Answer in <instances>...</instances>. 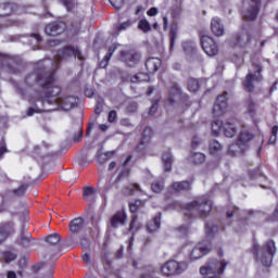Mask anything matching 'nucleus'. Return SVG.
Segmentation results:
<instances>
[{"mask_svg": "<svg viewBox=\"0 0 278 278\" xmlns=\"http://www.w3.org/2000/svg\"><path fill=\"white\" fill-rule=\"evenodd\" d=\"M31 38H34L35 45H40V42H41V40H42V38H41L40 35H38V34H33V35H31Z\"/></svg>", "mask_w": 278, "mask_h": 278, "instance_id": "obj_62", "label": "nucleus"}, {"mask_svg": "<svg viewBox=\"0 0 278 278\" xmlns=\"http://www.w3.org/2000/svg\"><path fill=\"white\" fill-rule=\"evenodd\" d=\"M153 136V128L146 127L143 130V139L141 140V143L138 146V149L142 147L143 143L149 142V139Z\"/></svg>", "mask_w": 278, "mask_h": 278, "instance_id": "obj_41", "label": "nucleus"}, {"mask_svg": "<svg viewBox=\"0 0 278 278\" xmlns=\"http://www.w3.org/2000/svg\"><path fill=\"white\" fill-rule=\"evenodd\" d=\"M172 188L173 190H175V192H186L190 190L191 184L190 181H178V182H174L172 185Z\"/></svg>", "mask_w": 278, "mask_h": 278, "instance_id": "obj_29", "label": "nucleus"}, {"mask_svg": "<svg viewBox=\"0 0 278 278\" xmlns=\"http://www.w3.org/2000/svg\"><path fill=\"white\" fill-rule=\"evenodd\" d=\"M222 149H223V146L216 140L212 141L208 147V151L212 155H216V153L222 151Z\"/></svg>", "mask_w": 278, "mask_h": 278, "instance_id": "obj_40", "label": "nucleus"}, {"mask_svg": "<svg viewBox=\"0 0 278 278\" xmlns=\"http://www.w3.org/2000/svg\"><path fill=\"white\" fill-rule=\"evenodd\" d=\"M152 191H154L156 194H160L162 190H164V181L155 180L151 185Z\"/></svg>", "mask_w": 278, "mask_h": 278, "instance_id": "obj_46", "label": "nucleus"}, {"mask_svg": "<svg viewBox=\"0 0 278 278\" xmlns=\"http://www.w3.org/2000/svg\"><path fill=\"white\" fill-rule=\"evenodd\" d=\"M119 60L127 66H136L140 62V53L134 50H124L119 54Z\"/></svg>", "mask_w": 278, "mask_h": 278, "instance_id": "obj_13", "label": "nucleus"}, {"mask_svg": "<svg viewBox=\"0 0 278 278\" xmlns=\"http://www.w3.org/2000/svg\"><path fill=\"white\" fill-rule=\"evenodd\" d=\"M186 99H188V96L181 92L179 85L174 84L169 90V103H181V101H186Z\"/></svg>", "mask_w": 278, "mask_h": 278, "instance_id": "obj_14", "label": "nucleus"}, {"mask_svg": "<svg viewBox=\"0 0 278 278\" xmlns=\"http://www.w3.org/2000/svg\"><path fill=\"white\" fill-rule=\"evenodd\" d=\"M227 268V261L211 260L207 264L200 268L203 278H222Z\"/></svg>", "mask_w": 278, "mask_h": 278, "instance_id": "obj_4", "label": "nucleus"}, {"mask_svg": "<svg viewBox=\"0 0 278 278\" xmlns=\"http://www.w3.org/2000/svg\"><path fill=\"white\" fill-rule=\"evenodd\" d=\"M127 111L131 114H134V112H138V103L131 102L130 104H128Z\"/></svg>", "mask_w": 278, "mask_h": 278, "instance_id": "obj_54", "label": "nucleus"}, {"mask_svg": "<svg viewBox=\"0 0 278 278\" xmlns=\"http://www.w3.org/2000/svg\"><path fill=\"white\" fill-rule=\"evenodd\" d=\"M218 232V226H214V224L206 223L205 224V233L208 238H212L214 233Z\"/></svg>", "mask_w": 278, "mask_h": 278, "instance_id": "obj_42", "label": "nucleus"}, {"mask_svg": "<svg viewBox=\"0 0 278 278\" xmlns=\"http://www.w3.org/2000/svg\"><path fill=\"white\" fill-rule=\"evenodd\" d=\"M114 51H116V45H113L109 48L106 55L100 62V68H105V66H108V62H110L112 55H114Z\"/></svg>", "mask_w": 278, "mask_h": 278, "instance_id": "obj_31", "label": "nucleus"}, {"mask_svg": "<svg viewBox=\"0 0 278 278\" xmlns=\"http://www.w3.org/2000/svg\"><path fill=\"white\" fill-rule=\"evenodd\" d=\"M182 49L185 51V53H187V55H192V53H194V51H197V43H194V41H184L182 42Z\"/></svg>", "mask_w": 278, "mask_h": 278, "instance_id": "obj_32", "label": "nucleus"}, {"mask_svg": "<svg viewBox=\"0 0 278 278\" xmlns=\"http://www.w3.org/2000/svg\"><path fill=\"white\" fill-rule=\"evenodd\" d=\"M142 205H144V202H142L141 200H136L135 202H130L129 210L131 214H136V212H138V210L142 207Z\"/></svg>", "mask_w": 278, "mask_h": 278, "instance_id": "obj_44", "label": "nucleus"}, {"mask_svg": "<svg viewBox=\"0 0 278 278\" xmlns=\"http://www.w3.org/2000/svg\"><path fill=\"white\" fill-rule=\"evenodd\" d=\"M201 47L210 58L218 55V43L211 36L204 35L201 37Z\"/></svg>", "mask_w": 278, "mask_h": 278, "instance_id": "obj_10", "label": "nucleus"}, {"mask_svg": "<svg viewBox=\"0 0 278 278\" xmlns=\"http://www.w3.org/2000/svg\"><path fill=\"white\" fill-rule=\"evenodd\" d=\"M179 238H184V236L188 235V227L182 226L177 229Z\"/></svg>", "mask_w": 278, "mask_h": 278, "instance_id": "obj_55", "label": "nucleus"}, {"mask_svg": "<svg viewBox=\"0 0 278 278\" xmlns=\"http://www.w3.org/2000/svg\"><path fill=\"white\" fill-rule=\"evenodd\" d=\"M30 242H31V233L25 232L24 230H22L20 236V244L22 247H29Z\"/></svg>", "mask_w": 278, "mask_h": 278, "instance_id": "obj_36", "label": "nucleus"}, {"mask_svg": "<svg viewBox=\"0 0 278 278\" xmlns=\"http://www.w3.org/2000/svg\"><path fill=\"white\" fill-rule=\"evenodd\" d=\"M131 25H134V22L128 20L119 25L115 26L116 31H125L126 29H129V27H131Z\"/></svg>", "mask_w": 278, "mask_h": 278, "instance_id": "obj_47", "label": "nucleus"}, {"mask_svg": "<svg viewBox=\"0 0 278 278\" xmlns=\"http://www.w3.org/2000/svg\"><path fill=\"white\" fill-rule=\"evenodd\" d=\"M159 10L157 8L153 7L147 11L148 16H156Z\"/></svg>", "mask_w": 278, "mask_h": 278, "instance_id": "obj_58", "label": "nucleus"}, {"mask_svg": "<svg viewBox=\"0 0 278 278\" xmlns=\"http://www.w3.org/2000/svg\"><path fill=\"white\" fill-rule=\"evenodd\" d=\"M26 190H27V185H22L17 189L13 190V194H15V197H23Z\"/></svg>", "mask_w": 278, "mask_h": 278, "instance_id": "obj_50", "label": "nucleus"}, {"mask_svg": "<svg viewBox=\"0 0 278 278\" xmlns=\"http://www.w3.org/2000/svg\"><path fill=\"white\" fill-rule=\"evenodd\" d=\"M129 173H131V170L127 167H124L119 173V175L117 176L116 181H119L121 179H125V177H129Z\"/></svg>", "mask_w": 278, "mask_h": 278, "instance_id": "obj_52", "label": "nucleus"}, {"mask_svg": "<svg viewBox=\"0 0 278 278\" xmlns=\"http://www.w3.org/2000/svg\"><path fill=\"white\" fill-rule=\"evenodd\" d=\"M223 125H225V123L220 121H215L212 123V131L215 136H218L220 131H223Z\"/></svg>", "mask_w": 278, "mask_h": 278, "instance_id": "obj_43", "label": "nucleus"}, {"mask_svg": "<svg viewBox=\"0 0 278 278\" xmlns=\"http://www.w3.org/2000/svg\"><path fill=\"white\" fill-rule=\"evenodd\" d=\"M250 38H249V35H247V33H242V34H237L235 36L231 37L230 39V45L232 47H236V46H244L247 45V42H249Z\"/></svg>", "mask_w": 278, "mask_h": 278, "instance_id": "obj_25", "label": "nucleus"}, {"mask_svg": "<svg viewBox=\"0 0 278 278\" xmlns=\"http://www.w3.org/2000/svg\"><path fill=\"white\" fill-rule=\"evenodd\" d=\"M117 118L116 111H111L109 113V123H115Z\"/></svg>", "mask_w": 278, "mask_h": 278, "instance_id": "obj_57", "label": "nucleus"}, {"mask_svg": "<svg viewBox=\"0 0 278 278\" xmlns=\"http://www.w3.org/2000/svg\"><path fill=\"white\" fill-rule=\"evenodd\" d=\"M189 160L192 164H203L205 162V154L201 152L191 153Z\"/></svg>", "mask_w": 278, "mask_h": 278, "instance_id": "obj_34", "label": "nucleus"}, {"mask_svg": "<svg viewBox=\"0 0 278 278\" xmlns=\"http://www.w3.org/2000/svg\"><path fill=\"white\" fill-rule=\"evenodd\" d=\"M155 112H157V103H153L148 112V114L150 116H153V114H155Z\"/></svg>", "mask_w": 278, "mask_h": 278, "instance_id": "obj_59", "label": "nucleus"}, {"mask_svg": "<svg viewBox=\"0 0 278 278\" xmlns=\"http://www.w3.org/2000/svg\"><path fill=\"white\" fill-rule=\"evenodd\" d=\"M43 101H36L34 106H30L26 116L34 114H42V112H55L56 110H63L68 112L77 105V98L75 96H62V87L58 85V81L52 84V88L49 90V86L43 85V91L41 92Z\"/></svg>", "mask_w": 278, "mask_h": 278, "instance_id": "obj_1", "label": "nucleus"}, {"mask_svg": "<svg viewBox=\"0 0 278 278\" xmlns=\"http://www.w3.org/2000/svg\"><path fill=\"white\" fill-rule=\"evenodd\" d=\"M65 5L67 12H73L77 5V0H62Z\"/></svg>", "mask_w": 278, "mask_h": 278, "instance_id": "obj_48", "label": "nucleus"}, {"mask_svg": "<svg viewBox=\"0 0 278 278\" xmlns=\"http://www.w3.org/2000/svg\"><path fill=\"white\" fill-rule=\"evenodd\" d=\"M75 54V48L73 47H65L63 50H59L56 52V56L51 60L53 64H50V70H52L53 73L58 71V65L60 64V60H66L67 58H71Z\"/></svg>", "mask_w": 278, "mask_h": 278, "instance_id": "obj_11", "label": "nucleus"}, {"mask_svg": "<svg viewBox=\"0 0 278 278\" xmlns=\"http://www.w3.org/2000/svg\"><path fill=\"white\" fill-rule=\"evenodd\" d=\"M222 134L226 136V138H233L236 134H238V127H236V124L226 122L222 126Z\"/></svg>", "mask_w": 278, "mask_h": 278, "instance_id": "obj_24", "label": "nucleus"}, {"mask_svg": "<svg viewBox=\"0 0 278 278\" xmlns=\"http://www.w3.org/2000/svg\"><path fill=\"white\" fill-rule=\"evenodd\" d=\"M14 8L12 3L0 4V16H10L14 12Z\"/></svg>", "mask_w": 278, "mask_h": 278, "instance_id": "obj_30", "label": "nucleus"}, {"mask_svg": "<svg viewBox=\"0 0 278 278\" xmlns=\"http://www.w3.org/2000/svg\"><path fill=\"white\" fill-rule=\"evenodd\" d=\"M253 253L256 255L257 262H261L263 266L267 268L273 266V257L277 253V247H275V241L269 240L265 243L263 248L260 249L257 243L253 244Z\"/></svg>", "mask_w": 278, "mask_h": 278, "instance_id": "obj_3", "label": "nucleus"}, {"mask_svg": "<svg viewBox=\"0 0 278 278\" xmlns=\"http://www.w3.org/2000/svg\"><path fill=\"white\" fill-rule=\"evenodd\" d=\"M200 142H201V139H199V137H193L192 142H191L192 149H197V147H199Z\"/></svg>", "mask_w": 278, "mask_h": 278, "instance_id": "obj_61", "label": "nucleus"}, {"mask_svg": "<svg viewBox=\"0 0 278 278\" xmlns=\"http://www.w3.org/2000/svg\"><path fill=\"white\" fill-rule=\"evenodd\" d=\"M144 65L148 73H157V70L162 66V61L157 58H149L147 59Z\"/></svg>", "mask_w": 278, "mask_h": 278, "instance_id": "obj_22", "label": "nucleus"}, {"mask_svg": "<svg viewBox=\"0 0 278 278\" xmlns=\"http://www.w3.org/2000/svg\"><path fill=\"white\" fill-rule=\"evenodd\" d=\"M255 71H256L255 74L249 73L245 77V81L243 86L247 92H253V90L255 89L253 81H260L262 79V66L256 65Z\"/></svg>", "mask_w": 278, "mask_h": 278, "instance_id": "obj_12", "label": "nucleus"}, {"mask_svg": "<svg viewBox=\"0 0 278 278\" xmlns=\"http://www.w3.org/2000/svg\"><path fill=\"white\" fill-rule=\"evenodd\" d=\"M17 255L14 252H4L3 253V260L7 264H10V262H14L16 260Z\"/></svg>", "mask_w": 278, "mask_h": 278, "instance_id": "obj_49", "label": "nucleus"}, {"mask_svg": "<svg viewBox=\"0 0 278 278\" xmlns=\"http://www.w3.org/2000/svg\"><path fill=\"white\" fill-rule=\"evenodd\" d=\"M83 197L84 199H91V201H94V197H97V189L92 187H84Z\"/></svg>", "mask_w": 278, "mask_h": 278, "instance_id": "obj_35", "label": "nucleus"}, {"mask_svg": "<svg viewBox=\"0 0 278 278\" xmlns=\"http://www.w3.org/2000/svg\"><path fill=\"white\" fill-rule=\"evenodd\" d=\"M188 270V263L177 262L175 260L167 261L162 267L161 273L165 277H173L175 275H181Z\"/></svg>", "mask_w": 278, "mask_h": 278, "instance_id": "obj_6", "label": "nucleus"}, {"mask_svg": "<svg viewBox=\"0 0 278 278\" xmlns=\"http://www.w3.org/2000/svg\"><path fill=\"white\" fill-rule=\"evenodd\" d=\"M80 245L85 250L90 249V240L88 238H80Z\"/></svg>", "mask_w": 278, "mask_h": 278, "instance_id": "obj_53", "label": "nucleus"}, {"mask_svg": "<svg viewBox=\"0 0 278 278\" xmlns=\"http://www.w3.org/2000/svg\"><path fill=\"white\" fill-rule=\"evenodd\" d=\"M50 64H55L51 59H45L43 61H39L37 63V70L34 73L28 74L25 77V84L27 86L34 87L38 86L37 89V101H43L45 97L42 92L45 90V85L49 87V90L53 88V84H55V74L53 70L49 66Z\"/></svg>", "mask_w": 278, "mask_h": 278, "instance_id": "obj_2", "label": "nucleus"}, {"mask_svg": "<svg viewBox=\"0 0 278 278\" xmlns=\"http://www.w3.org/2000/svg\"><path fill=\"white\" fill-rule=\"evenodd\" d=\"M127 218V215H125V212L118 211L116 214H114L111 217V228L112 229H118L119 225H125V220Z\"/></svg>", "mask_w": 278, "mask_h": 278, "instance_id": "obj_21", "label": "nucleus"}, {"mask_svg": "<svg viewBox=\"0 0 278 278\" xmlns=\"http://www.w3.org/2000/svg\"><path fill=\"white\" fill-rule=\"evenodd\" d=\"M3 153H8V147L5 146V142H0V160L3 157Z\"/></svg>", "mask_w": 278, "mask_h": 278, "instance_id": "obj_56", "label": "nucleus"}, {"mask_svg": "<svg viewBox=\"0 0 278 278\" xmlns=\"http://www.w3.org/2000/svg\"><path fill=\"white\" fill-rule=\"evenodd\" d=\"M160 225H162V217L157 215L152 220H150L147 225V229L149 233H155V231L160 229Z\"/></svg>", "mask_w": 278, "mask_h": 278, "instance_id": "obj_28", "label": "nucleus"}, {"mask_svg": "<svg viewBox=\"0 0 278 278\" xmlns=\"http://www.w3.org/2000/svg\"><path fill=\"white\" fill-rule=\"evenodd\" d=\"M243 108L245 110V114H249L251 118L255 117L257 111V102H255V100H253L252 98L245 99Z\"/></svg>", "mask_w": 278, "mask_h": 278, "instance_id": "obj_23", "label": "nucleus"}, {"mask_svg": "<svg viewBox=\"0 0 278 278\" xmlns=\"http://www.w3.org/2000/svg\"><path fill=\"white\" fill-rule=\"evenodd\" d=\"M114 9L121 10L125 5V0H109Z\"/></svg>", "mask_w": 278, "mask_h": 278, "instance_id": "obj_51", "label": "nucleus"}, {"mask_svg": "<svg viewBox=\"0 0 278 278\" xmlns=\"http://www.w3.org/2000/svg\"><path fill=\"white\" fill-rule=\"evenodd\" d=\"M255 138V135H253L251 131L243 129L241 130L238 142L229 146L228 153L230 155H236L238 153V149H241V151H244L247 147H249V142Z\"/></svg>", "mask_w": 278, "mask_h": 278, "instance_id": "obj_7", "label": "nucleus"}, {"mask_svg": "<svg viewBox=\"0 0 278 278\" xmlns=\"http://www.w3.org/2000/svg\"><path fill=\"white\" fill-rule=\"evenodd\" d=\"M211 30L214 36H225V26L218 17H213L211 21Z\"/></svg>", "mask_w": 278, "mask_h": 278, "instance_id": "obj_20", "label": "nucleus"}, {"mask_svg": "<svg viewBox=\"0 0 278 278\" xmlns=\"http://www.w3.org/2000/svg\"><path fill=\"white\" fill-rule=\"evenodd\" d=\"M212 251V245L210 243H199L190 253L191 260H201L203 255Z\"/></svg>", "mask_w": 278, "mask_h": 278, "instance_id": "obj_17", "label": "nucleus"}, {"mask_svg": "<svg viewBox=\"0 0 278 278\" xmlns=\"http://www.w3.org/2000/svg\"><path fill=\"white\" fill-rule=\"evenodd\" d=\"M114 153H116V152L115 151L100 152V153H98L97 162L99 164H105V162H108L110 160V157H112V155H114Z\"/></svg>", "mask_w": 278, "mask_h": 278, "instance_id": "obj_33", "label": "nucleus"}, {"mask_svg": "<svg viewBox=\"0 0 278 278\" xmlns=\"http://www.w3.org/2000/svg\"><path fill=\"white\" fill-rule=\"evenodd\" d=\"M123 253H125V248H124V247H121V248L116 251L115 257H116L117 260H121V257H123Z\"/></svg>", "mask_w": 278, "mask_h": 278, "instance_id": "obj_60", "label": "nucleus"}, {"mask_svg": "<svg viewBox=\"0 0 278 278\" xmlns=\"http://www.w3.org/2000/svg\"><path fill=\"white\" fill-rule=\"evenodd\" d=\"M163 166L166 173L173 170V154L168 151L164 152L162 155Z\"/></svg>", "mask_w": 278, "mask_h": 278, "instance_id": "obj_27", "label": "nucleus"}, {"mask_svg": "<svg viewBox=\"0 0 278 278\" xmlns=\"http://www.w3.org/2000/svg\"><path fill=\"white\" fill-rule=\"evenodd\" d=\"M0 60L2 66H7L10 73H18L16 68H12V66H14V58L5 54H0Z\"/></svg>", "mask_w": 278, "mask_h": 278, "instance_id": "obj_26", "label": "nucleus"}, {"mask_svg": "<svg viewBox=\"0 0 278 278\" xmlns=\"http://www.w3.org/2000/svg\"><path fill=\"white\" fill-rule=\"evenodd\" d=\"M138 29L143 31V34H149L151 31V24L147 18H141L138 23Z\"/></svg>", "mask_w": 278, "mask_h": 278, "instance_id": "obj_38", "label": "nucleus"}, {"mask_svg": "<svg viewBox=\"0 0 278 278\" xmlns=\"http://www.w3.org/2000/svg\"><path fill=\"white\" fill-rule=\"evenodd\" d=\"M74 58H77L78 60H84V56L81 55V51L79 49H74Z\"/></svg>", "mask_w": 278, "mask_h": 278, "instance_id": "obj_63", "label": "nucleus"}, {"mask_svg": "<svg viewBox=\"0 0 278 278\" xmlns=\"http://www.w3.org/2000/svg\"><path fill=\"white\" fill-rule=\"evenodd\" d=\"M249 5L242 12V17L244 21H255L257 18V14H260V5L266 7L270 3V0H247Z\"/></svg>", "mask_w": 278, "mask_h": 278, "instance_id": "obj_8", "label": "nucleus"}, {"mask_svg": "<svg viewBox=\"0 0 278 278\" xmlns=\"http://www.w3.org/2000/svg\"><path fill=\"white\" fill-rule=\"evenodd\" d=\"M177 40V29L176 28H172L169 31V51H173V49H175V42Z\"/></svg>", "mask_w": 278, "mask_h": 278, "instance_id": "obj_45", "label": "nucleus"}, {"mask_svg": "<svg viewBox=\"0 0 278 278\" xmlns=\"http://www.w3.org/2000/svg\"><path fill=\"white\" fill-rule=\"evenodd\" d=\"M60 236L58 233H52L46 237V242L48 244V251L51 253L53 250L56 253H60V248L58 247L60 244Z\"/></svg>", "mask_w": 278, "mask_h": 278, "instance_id": "obj_19", "label": "nucleus"}, {"mask_svg": "<svg viewBox=\"0 0 278 278\" xmlns=\"http://www.w3.org/2000/svg\"><path fill=\"white\" fill-rule=\"evenodd\" d=\"M130 81L132 84H140V81H149V74L138 73V74L130 77Z\"/></svg>", "mask_w": 278, "mask_h": 278, "instance_id": "obj_37", "label": "nucleus"}, {"mask_svg": "<svg viewBox=\"0 0 278 278\" xmlns=\"http://www.w3.org/2000/svg\"><path fill=\"white\" fill-rule=\"evenodd\" d=\"M227 110V92L217 97L216 102L213 105V115L223 116Z\"/></svg>", "mask_w": 278, "mask_h": 278, "instance_id": "obj_15", "label": "nucleus"}, {"mask_svg": "<svg viewBox=\"0 0 278 278\" xmlns=\"http://www.w3.org/2000/svg\"><path fill=\"white\" fill-rule=\"evenodd\" d=\"M210 212H212V201L207 199L197 200L187 205L185 216H201V218H204Z\"/></svg>", "mask_w": 278, "mask_h": 278, "instance_id": "obj_5", "label": "nucleus"}, {"mask_svg": "<svg viewBox=\"0 0 278 278\" xmlns=\"http://www.w3.org/2000/svg\"><path fill=\"white\" fill-rule=\"evenodd\" d=\"M65 29L64 22H52L46 26L45 31L48 36H60V34H64Z\"/></svg>", "mask_w": 278, "mask_h": 278, "instance_id": "obj_16", "label": "nucleus"}, {"mask_svg": "<svg viewBox=\"0 0 278 278\" xmlns=\"http://www.w3.org/2000/svg\"><path fill=\"white\" fill-rule=\"evenodd\" d=\"M83 262H85L86 264H90V253L86 252L85 254H83Z\"/></svg>", "mask_w": 278, "mask_h": 278, "instance_id": "obj_64", "label": "nucleus"}, {"mask_svg": "<svg viewBox=\"0 0 278 278\" xmlns=\"http://www.w3.org/2000/svg\"><path fill=\"white\" fill-rule=\"evenodd\" d=\"M15 231H16V228H14L13 222H7V223L0 224V244L2 242H5V240H8V237L13 236Z\"/></svg>", "mask_w": 278, "mask_h": 278, "instance_id": "obj_18", "label": "nucleus"}, {"mask_svg": "<svg viewBox=\"0 0 278 278\" xmlns=\"http://www.w3.org/2000/svg\"><path fill=\"white\" fill-rule=\"evenodd\" d=\"M70 240L71 242H77L79 233L86 229V219L84 217H76L70 222Z\"/></svg>", "mask_w": 278, "mask_h": 278, "instance_id": "obj_9", "label": "nucleus"}, {"mask_svg": "<svg viewBox=\"0 0 278 278\" xmlns=\"http://www.w3.org/2000/svg\"><path fill=\"white\" fill-rule=\"evenodd\" d=\"M187 87L190 92H199V88H201L199 80L195 78H190L187 83Z\"/></svg>", "mask_w": 278, "mask_h": 278, "instance_id": "obj_39", "label": "nucleus"}]
</instances>
